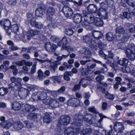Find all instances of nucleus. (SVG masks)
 Instances as JSON below:
<instances>
[{
  "label": "nucleus",
  "mask_w": 135,
  "mask_h": 135,
  "mask_svg": "<svg viewBox=\"0 0 135 135\" xmlns=\"http://www.w3.org/2000/svg\"><path fill=\"white\" fill-rule=\"evenodd\" d=\"M38 78L40 80H42L45 77V76L44 75L43 72L40 69L38 70Z\"/></svg>",
  "instance_id": "obj_39"
},
{
  "label": "nucleus",
  "mask_w": 135,
  "mask_h": 135,
  "mask_svg": "<svg viewBox=\"0 0 135 135\" xmlns=\"http://www.w3.org/2000/svg\"><path fill=\"white\" fill-rule=\"evenodd\" d=\"M59 105L58 102L55 100L52 99L50 103V106L52 108H56Z\"/></svg>",
  "instance_id": "obj_30"
},
{
  "label": "nucleus",
  "mask_w": 135,
  "mask_h": 135,
  "mask_svg": "<svg viewBox=\"0 0 135 135\" xmlns=\"http://www.w3.org/2000/svg\"><path fill=\"white\" fill-rule=\"evenodd\" d=\"M28 51L27 52L28 53H31L34 52L35 51H36L37 50V48L35 47L30 46L28 47Z\"/></svg>",
  "instance_id": "obj_47"
},
{
  "label": "nucleus",
  "mask_w": 135,
  "mask_h": 135,
  "mask_svg": "<svg viewBox=\"0 0 135 135\" xmlns=\"http://www.w3.org/2000/svg\"><path fill=\"white\" fill-rule=\"evenodd\" d=\"M115 32L118 34H123L125 32V30L123 28L118 27L116 29Z\"/></svg>",
  "instance_id": "obj_41"
},
{
  "label": "nucleus",
  "mask_w": 135,
  "mask_h": 135,
  "mask_svg": "<svg viewBox=\"0 0 135 135\" xmlns=\"http://www.w3.org/2000/svg\"><path fill=\"white\" fill-rule=\"evenodd\" d=\"M70 121V118L68 115H62L57 125L59 126L60 124L62 125H66L69 123Z\"/></svg>",
  "instance_id": "obj_6"
},
{
  "label": "nucleus",
  "mask_w": 135,
  "mask_h": 135,
  "mask_svg": "<svg viewBox=\"0 0 135 135\" xmlns=\"http://www.w3.org/2000/svg\"><path fill=\"white\" fill-rule=\"evenodd\" d=\"M81 53L85 55H90L91 52L90 51L87 50L84 48H82L80 50Z\"/></svg>",
  "instance_id": "obj_38"
},
{
  "label": "nucleus",
  "mask_w": 135,
  "mask_h": 135,
  "mask_svg": "<svg viewBox=\"0 0 135 135\" xmlns=\"http://www.w3.org/2000/svg\"><path fill=\"white\" fill-rule=\"evenodd\" d=\"M29 22L32 26L34 27H35L37 22L36 21V19L35 17L32 18Z\"/></svg>",
  "instance_id": "obj_52"
},
{
  "label": "nucleus",
  "mask_w": 135,
  "mask_h": 135,
  "mask_svg": "<svg viewBox=\"0 0 135 135\" xmlns=\"http://www.w3.org/2000/svg\"><path fill=\"white\" fill-rule=\"evenodd\" d=\"M99 56L102 57H103L105 59H107V58H106L107 56L105 55L103 52V51L100 50L99 52Z\"/></svg>",
  "instance_id": "obj_61"
},
{
  "label": "nucleus",
  "mask_w": 135,
  "mask_h": 135,
  "mask_svg": "<svg viewBox=\"0 0 135 135\" xmlns=\"http://www.w3.org/2000/svg\"><path fill=\"white\" fill-rule=\"evenodd\" d=\"M38 92L33 93L32 95V98L35 101H37L39 100Z\"/></svg>",
  "instance_id": "obj_44"
},
{
  "label": "nucleus",
  "mask_w": 135,
  "mask_h": 135,
  "mask_svg": "<svg viewBox=\"0 0 135 135\" xmlns=\"http://www.w3.org/2000/svg\"><path fill=\"white\" fill-rule=\"evenodd\" d=\"M94 21L95 25L97 26H102L103 25V21L98 17H96V18H95Z\"/></svg>",
  "instance_id": "obj_26"
},
{
  "label": "nucleus",
  "mask_w": 135,
  "mask_h": 135,
  "mask_svg": "<svg viewBox=\"0 0 135 135\" xmlns=\"http://www.w3.org/2000/svg\"><path fill=\"white\" fill-rule=\"evenodd\" d=\"M0 25L5 29L7 34H10L11 32H9L10 30V26L11 23L8 19H3L0 21Z\"/></svg>",
  "instance_id": "obj_5"
},
{
  "label": "nucleus",
  "mask_w": 135,
  "mask_h": 135,
  "mask_svg": "<svg viewBox=\"0 0 135 135\" xmlns=\"http://www.w3.org/2000/svg\"><path fill=\"white\" fill-rule=\"evenodd\" d=\"M129 32L131 33L135 32V26L133 24H130L128 25Z\"/></svg>",
  "instance_id": "obj_42"
},
{
  "label": "nucleus",
  "mask_w": 135,
  "mask_h": 135,
  "mask_svg": "<svg viewBox=\"0 0 135 135\" xmlns=\"http://www.w3.org/2000/svg\"><path fill=\"white\" fill-rule=\"evenodd\" d=\"M1 125L3 128H9L12 125V123L9 120H7L1 123Z\"/></svg>",
  "instance_id": "obj_21"
},
{
  "label": "nucleus",
  "mask_w": 135,
  "mask_h": 135,
  "mask_svg": "<svg viewBox=\"0 0 135 135\" xmlns=\"http://www.w3.org/2000/svg\"><path fill=\"white\" fill-rule=\"evenodd\" d=\"M104 76L101 75H99L98 76L95 78V80L97 81L99 83H101V81L104 79Z\"/></svg>",
  "instance_id": "obj_53"
},
{
  "label": "nucleus",
  "mask_w": 135,
  "mask_h": 135,
  "mask_svg": "<svg viewBox=\"0 0 135 135\" xmlns=\"http://www.w3.org/2000/svg\"><path fill=\"white\" fill-rule=\"evenodd\" d=\"M100 89H101V91L103 92V93L104 92V94H105V98L112 100H113V99L114 97L113 95L110 94L107 91L105 92V89L102 88Z\"/></svg>",
  "instance_id": "obj_27"
},
{
  "label": "nucleus",
  "mask_w": 135,
  "mask_h": 135,
  "mask_svg": "<svg viewBox=\"0 0 135 135\" xmlns=\"http://www.w3.org/2000/svg\"><path fill=\"white\" fill-rule=\"evenodd\" d=\"M52 100V99L50 97H47L46 99L44 98L43 100V103L46 105H50V103Z\"/></svg>",
  "instance_id": "obj_36"
},
{
  "label": "nucleus",
  "mask_w": 135,
  "mask_h": 135,
  "mask_svg": "<svg viewBox=\"0 0 135 135\" xmlns=\"http://www.w3.org/2000/svg\"><path fill=\"white\" fill-rule=\"evenodd\" d=\"M44 122L48 124L50 123L52 120V117L48 113H46L43 119Z\"/></svg>",
  "instance_id": "obj_22"
},
{
  "label": "nucleus",
  "mask_w": 135,
  "mask_h": 135,
  "mask_svg": "<svg viewBox=\"0 0 135 135\" xmlns=\"http://www.w3.org/2000/svg\"><path fill=\"white\" fill-rule=\"evenodd\" d=\"M93 131V129L90 128L84 129L81 131V135H89L92 133Z\"/></svg>",
  "instance_id": "obj_23"
},
{
  "label": "nucleus",
  "mask_w": 135,
  "mask_h": 135,
  "mask_svg": "<svg viewBox=\"0 0 135 135\" xmlns=\"http://www.w3.org/2000/svg\"><path fill=\"white\" fill-rule=\"evenodd\" d=\"M108 56L110 58L111 61L110 62V63H112V64H113V62L114 61V60H113L112 58L113 57V54L110 51H108Z\"/></svg>",
  "instance_id": "obj_63"
},
{
  "label": "nucleus",
  "mask_w": 135,
  "mask_h": 135,
  "mask_svg": "<svg viewBox=\"0 0 135 135\" xmlns=\"http://www.w3.org/2000/svg\"><path fill=\"white\" fill-rule=\"evenodd\" d=\"M83 14L84 17V20L85 22L88 23H91L94 22L95 18L93 16L92 14L89 13L86 10H84L83 11Z\"/></svg>",
  "instance_id": "obj_3"
},
{
  "label": "nucleus",
  "mask_w": 135,
  "mask_h": 135,
  "mask_svg": "<svg viewBox=\"0 0 135 135\" xmlns=\"http://www.w3.org/2000/svg\"><path fill=\"white\" fill-rule=\"evenodd\" d=\"M73 2L74 3L75 5L77 7H79L82 5V0H79L78 1H73Z\"/></svg>",
  "instance_id": "obj_55"
},
{
  "label": "nucleus",
  "mask_w": 135,
  "mask_h": 135,
  "mask_svg": "<svg viewBox=\"0 0 135 135\" xmlns=\"http://www.w3.org/2000/svg\"><path fill=\"white\" fill-rule=\"evenodd\" d=\"M57 68V65L56 63L52 64L50 66V71L52 73L55 72Z\"/></svg>",
  "instance_id": "obj_33"
},
{
  "label": "nucleus",
  "mask_w": 135,
  "mask_h": 135,
  "mask_svg": "<svg viewBox=\"0 0 135 135\" xmlns=\"http://www.w3.org/2000/svg\"><path fill=\"white\" fill-rule=\"evenodd\" d=\"M46 94V96H47V94H49L50 95L54 96V94L55 93L56 91L50 90H47L45 92Z\"/></svg>",
  "instance_id": "obj_60"
},
{
  "label": "nucleus",
  "mask_w": 135,
  "mask_h": 135,
  "mask_svg": "<svg viewBox=\"0 0 135 135\" xmlns=\"http://www.w3.org/2000/svg\"><path fill=\"white\" fill-rule=\"evenodd\" d=\"M21 84L19 82L17 83L11 82L9 85V88H13L15 89H19L20 87L21 86Z\"/></svg>",
  "instance_id": "obj_15"
},
{
  "label": "nucleus",
  "mask_w": 135,
  "mask_h": 135,
  "mask_svg": "<svg viewBox=\"0 0 135 135\" xmlns=\"http://www.w3.org/2000/svg\"><path fill=\"white\" fill-rule=\"evenodd\" d=\"M82 16L80 13H77L74 15L73 20L74 22L77 23H80L81 20Z\"/></svg>",
  "instance_id": "obj_16"
},
{
  "label": "nucleus",
  "mask_w": 135,
  "mask_h": 135,
  "mask_svg": "<svg viewBox=\"0 0 135 135\" xmlns=\"http://www.w3.org/2000/svg\"><path fill=\"white\" fill-rule=\"evenodd\" d=\"M57 46L53 44H51L50 42H46L45 45V48L46 50L49 52H54L57 48Z\"/></svg>",
  "instance_id": "obj_7"
},
{
  "label": "nucleus",
  "mask_w": 135,
  "mask_h": 135,
  "mask_svg": "<svg viewBox=\"0 0 135 135\" xmlns=\"http://www.w3.org/2000/svg\"><path fill=\"white\" fill-rule=\"evenodd\" d=\"M93 117V115L90 114H86L84 117L80 114H76L74 116V118L75 120V122H77L76 123H79V122H80L82 119H83L84 121L88 122L89 123V121Z\"/></svg>",
  "instance_id": "obj_2"
},
{
  "label": "nucleus",
  "mask_w": 135,
  "mask_h": 135,
  "mask_svg": "<svg viewBox=\"0 0 135 135\" xmlns=\"http://www.w3.org/2000/svg\"><path fill=\"white\" fill-rule=\"evenodd\" d=\"M99 116L100 117V119L98 121V122L97 124L98 127H100L101 126V125L100 124V123L102 122L103 119V115L102 114L100 113H99Z\"/></svg>",
  "instance_id": "obj_58"
},
{
  "label": "nucleus",
  "mask_w": 135,
  "mask_h": 135,
  "mask_svg": "<svg viewBox=\"0 0 135 135\" xmlns=\"http://www.w3.org/2000/svg\"><path fill=\"white\" fill-rule=\"evenodd\" d=\"M64 32L65 34H73L75 32V30H72L71 28L65 29Z\"/></svg>",
  "instance_id": "obj_50"
},
{
  "label": "nucleus",
  "mask_w": 135,
  "mask_h": 135,
  "mask_svg": "<svg viewBox=\"0 0 135 135\" xmlns=\"http://www.w3.org/2000/svg\"><path fill=\"white\" fill-rule=\"evenodd\" d=\"M37 115L36 114L31 113L29 114L27 116V118L28 119L35 120L37 118Z\"/></svg>",
  "instance_id": "obj_35"
},
{
  "label": "nucleus",
  "mask_w": 135,
  "mask_h": 135,
  "mask_svg": "<svg viewBox=\"0 0 135 135\" xmlns=\"http://www.w3.org/2000/svg\"><path fill=\"white\" fill-rule=\"evenodd\" d=\"M17 1V0H8V2L9 5L13 6L16 4Z\"/></svg>",
  "instance_id": "obj_62"
},
{
  "label": "nucleus",
  "mask_w": 135,
  "mask_h": 135,
  "mask_svg": "<svg viewBox=\"0 0 135 135\" xmlns=\"http://www.w3.org/2000/svg\"><path fill=\"white\" fill-rule=\"evenodd\" d=\"M45 12L44 9L40 7L36 10L35 14L36 16L37 17H41L45 14Z\"/></svg>",
  "instance_id": "obj_13"
},
{
  "label": "nucleus",
  "mask_w": 135,
  "mask_h": 135,
  "mask_svg": "<svg viewBox=\"0 0 135 135\" xmlns=\"http://www.w3.org/2000/svg\"><path fill=\"white\" fill-rule=\"evenodd\" d=\"M89 111L91 112H93L95 113H98V112L97 111L94 107H89L88 109Z\"/></svg>",
  "instance_id": "obj_59"
},
{
  "label": "nucleus",
  "mask_w": 135,
  "mask_h": 135,
  "mask_svg": "<svg viewBox=\"0 0 135 135\" xmlns=\"http://www.w3.org/2000/svg\"><path fill=\"white\" fill-rule=\"evenodd\" d=\"M38 94L39 100H43L45 98L46 96V94L44 91L42 92H38Z\"/></svg>",
  "instance_id": "obj_32"
},
{
  "label": "nucleus",
  "mask_w": 135,
  "mask_h": 135,
  "mask_svg": "<svg viewBox=\"0 0 135 135\" xmlns=\"http://www.w3.org/2000/svg\"><path fill=\"white\" fill-rule=\"evenodd\" d=\"M125 51L126 56L129 60L132 61L135 60V54L133 51L129 48H126Z\"/></svg>",
  "instance_id": "obj_8"
},
{
  "label": "nucleus",
  "mask_w": 135,
  "mask_h": 135,
  "mask_svg": "<svg viewBox=\"0 0 135 135\" xmlns=\"http://www.w3.org/2000/svg\"><path fill=\"white\" fill-rule=\"evenodd\" d=\"M125 1L129 5L132 7L135 6V0H125Z\"/></svg>",
  "instance_id": "obj_45"
},
{
  "label": "nucleus",
  "mask_w": 135,
  "mask_h": 135,
  "mask_svg": "<svg viewBox=\"0 0 135 135\" xmlns=\"http://www.w3.org/2000/svg\"><path fill=\"white\" fill-rule=\"evenodd\" d=\"M129 62L128 59L126 58H124L118 60L117 61V63L120 65L126 66L127 65Z\"/></svg>",
  "instance_id": "obj_17"
},
{
  "label": "nucleus",
  "mask_w": 135,
  "mask_h": 135,
  "mask_svg": "<svg viewBox=\"0 0 135 135\" xmlns=\"http://www.w3.org/2000/svg\"><path fill=\"white\" fill-rule=\"evenodd\" d=\"M8 92L7 89L4 88H0V95L4 96L7 94Z\"/></svg>",
  "instance_id": "obj_43"
},
{
  "label": "nucleus",
  "mask_w": 135,
  "mask_h": 135,
  "mask_svg": "<svg viewBox=\"0 0 135 135\" xmlns=\"http://www.w3.org/2000/svg\"><path fill=\"white\" fill-rule=\"evenodd\" d=\"M106 37L107 40L109 41L113 40L114 38L112 34H106Z\"/></svg>",
  "instance_id": "obj_57"
},
{
  "label": "nucleus",
  "mask_w": 135,
  "mask_h": 135,
  "mask_svg": "<svg viewBox=\"0 0 135 135\" xmlns=\"http://www.w3.org/2000/svg\"><path fill=\"white\" fill-rule=\"evenodd\" d=\"M62 76L60 75L58 76H53L51 78L53 80V82L55 83L60 84V80H61Z\"/></svg>",
  "instance_id": "obj_28"
},
{
  "label": "nucleus",
  "mask_w": 135,
  "mask_h": 135,
  "mask_svg": "<svg viewBox=\"0 0 135 135\" xmlns=\"http://www.w3.org/2000/svg\"><path fill=\"white\" fill-rule=\"evenodd\" d=\"M26 63L25 61L23 60L20 61H17L15 64L17 66H21L24 65Z\"/></svg>",
  "instance_id": "obj_51"
},
{
  "label": "nucleus",
  "mask_w": 135,
  "mask_h": 135,
  "mask_svg": "<svg viewBox=\"0 0 135 135\" xmlns=\"http://www.w3.org/2000/svg\"><path fill=\"white\" fill-rule=\"evenodd\" d=\"M35 27L39 29H41L43 27V24L41 22H37Z\"/></svg>",
  "instance_id": "obj_64"
},
{
  "label": "nucleus",
  "mask_w": 135,
  "mask_h": 135,
  "mask_svg": "<svg viewBox=\"0 0 135 135\" xmlns=\"http://www.w3.org/2000/svg\"><path fill=\"white\" fill-rule=\"evenodd\" d=\"M80 69V70L81 74L82 75L85 76L88 74V73L86 71V69H85L83 67H81Z\"/></svg>",
  "instance_id": "obj_49"
},
{
  "label": "nucleus",
  "mask_w": 135,
  "mask_h": 135,
  "mask_svg": "<svg viewBox=\"0 0 135 135\" xmlns=\"http://www.w3.org/2000/svg\"><path fill=\"white\" fill-rule=\"evenodd\" d=\"M62 11L64 15L67 17L71 18L73 15V12L72 9L67 6H65L62 8Z\"/></svg>",
  "instance_id": "obj_4"
},
{
  "label": "nucleus",
  "mask_w": 135,
  "mask_h": 135,
  "mask_svg": "<svg viewBox=\"0 0 135 135\" xmlns=\"http://www.w3.org/2000/svg\"><path fill=\"white\" fill-rule=\"evenodd\" d=\"M27 19L28 21H29L33 18H35L33 17V13H28L27 14Z\"/></svg>",
  "instance_id": "obj_56"
},
{
  "label": "nucleus",
  "mask_w": 135,
  "mask_h": 135,
  "mask_svg": "<svg viewBox=\"0 0 135 135\" xmlns=\"http://www.w3.org/2000/svg\"><path fill=\"white\" fill-rule=\"evenodd\" d=\"M21 107V104L18 102H15L12 104V108L14 110H18Z\"/></svg>",
  "instance_id": "obj_19"
},
{
  "label": "nucleus",
  "mask_w": 135,
  "mask_h": 135,
  "mask_svg": "<svg viewBox=\"0 0 135 135\" xmlns=\"http://www.w3.org/2000/svg\"><path fill=\"white\" fill-rule=\"evenodd\" d=\"M85 80L84 78H82L79 81V84H75L73 88V91L75 92L77 90H79L80 88V85L81 84H82L85 82Z\"/></svg>",
  "instance_id": "obj_20"
},
{
  "label": "nucleus",
  "mask_w": 135,
  "mask_h": 135,
  "mask_svg": "<svg viewBox=\"0 0 135 135\" xmlns=\"http://www.w3.org/2000/svg\"><path fill=\"white\" fill-rule=\"evenodd\" d=\"M56 10L52 7H49L47 10L46 12L48 15L50 16L54 15Z\"/></svg>",
  "instance_id": "obj_24"
},
{
  "label": "nucleus",
  "mask_w": 135,
  "mask_h": 135,
  "mask_svg": "<svg viewBox=\"0 0 135 135\" xmlns=\"http://www.w3.org/2000/svg\"><path fill=\"white\" fill-rule=\"evenodd\" d=\"M129 13L130 15H135V8L132 6L127 8Z\"/></svg>",
  "instance_id": "obj_40"
},
{
  "label": "nucleus",
  "mask_w": 135,
  "mask_h": 135,
  "mask_svg": "<svg viewBox=\"0 0 135 135\" xmlns=\"http://www.w3.org/2000/svg\"><path fill=\"white\" fill-rule=\"evenodd\" d=\"M10 68L12 69H13L12 72L14 75H16L18 73V70L16 68V66L15 65H12L10 66Z\"/></svg>",
  "instance_id": "obj_46"
},
{
  "label": "nucleus",
  "mask_w": 135,
  "mask_h": 135,
  "mask_svg": "<svg viewBox=\"0 0 135 135\" xmlns=\"http://www.w3.org/2000/svg\"><path fill=\"white\" fill-rule=\"evenodd\" d=\"M87 9L89 13H95L97 9L96 5L93 4H90L87 7Z\"/></svg>",
  "instance_id": "obj_11"
},
{
  "label": "nucleus",
  "mask_w": 135,
  "mask_h": 135,
  "mask_svg": "<svg viewBox=\"0 0 135 135\" xmlns=\"http://www.w3.org/2000/svg\"><path fill=\"white\" fill-rule=\"evenodd\" d=\"M18 94L22 96H26L28 94V91L26 88L20 87Z\"/></svg>",
  "instance_id": "obj_14"
},
{
  "label": "nucleus",
  "mask_w": 135,
  "mask_h": 135,
  "mask_svg": "<svg viewBox=\"0 0 135 135\" xmlns=\"http://www.w3.org/2000/svg\"><path fill=\"white\" fill-rule=\"evenodd\" d=\"M23 123L25 124V127L26 128H30L33 126V124L30 123L28 120L24 121Z\"/></svg>",
  "instance_id": "obj_37"
},
{
  "label": "nucleus",
  "mask_w": 135,
  "mask_h": 135,
  "mask_svg": "<svg viewBox=\"0 0 135 135\" xmlns=\"http://www.w3.org/2000/svg\"><path fill=\"white\" fill-rule=\"evenodd\" d=\"M113 128L115 131L120 133H122L124 129L123 125L121 123L118 122L115 123Z\"/></svg>",
  "instance_id": "obj_9"
},
{
  "label": "nucleus",
  "mask_w": 135,
  "mask_h": 135,
  "mask_svg": "<svg viewBox=\"0 0 135 135\" xmlns=\"http://www.w3.org/2000/svg\"><path fill=\"white\" fill-rule=\"evenodd\" d=\"M68 41L66 38L65 37H63L61 40L58 43V45L60 46H64L65 45L68 44Z\"/></svg>",
  "instance_id": "obj_29"
},
{
  "label": "nucleus",
  "mask_w": 135,
  "mask_h": 135,
  "mask_svg": "<svg viewBox=\"0 0 135 135\" xmlns=\"http://www.w3.org/2000/svg\"><path fill=\"white\" fill-rule=\"evenodd\" d=\"M122 71L124 73H131V69L128 66L123 68L122 69Z\"/></svg>",
  "instance_id": "obj_54"
},
{
  "label": "nucleus",
  "mask_w": 135,
  "mask_h": 135,
  "mask_svg": "<svg viewBox=\"0 0 135 135\" xmlns=\"http://www.w3.org/2000/svg\"><path fill=\"white\" fill-rule=\"evenodd\" d=\"M10 80L12 82L17 83V82H19L20 83V82L21 80V79L20 78H17L16 79L15 77L13 76L11 78Z\"/></svg>",
  "instance_id": "obj_48"
},
{
  "label": "nucleus",
  "mask_w": 135,
  "mask_h": 135,
  "mask_svg": "<svg viewBox=\"0 0 135 135\" xmlns=\"http://www.w3.org/2000/svg\"><path fill=\"white\" fill-rule=\"evenodd\" d=\"M64 50H66L69 53L73 52L74 50L73 48L71 46L69 45L63 46L61 48V51Z\"/></svg>",
  "instance_id": "obj_31"
},
{
  "label": "nucleus",
  "mask_w": 135,
  "mask_h": 135,
  "mask_svg": "<svg viewBox=\"0 0 135 135\" xmlns=\"http://www.w3.org/2000/svg\"><path fill=\"white\" fill-rule=\"evenodd\" d=\"M68 104L69 106L76 107L79 105V101L78 99L72 98L68 100Z\"/></svg>",
  "instance_id": "obj_10"
},
{
  "label": "nucleus",
  "mask_w": 135,
  "mask_h": 135,
  "mask_svg": "<svg viewBox=\"0 0 135 135\" xmlns=\"http://www.w3.org/2000/svg\"><path fill=\"white\" fill-rule=\"evenodd\" d=\"M73 124V128H68L66 129L65 131V135H76L80 132V124L75 122Z\"/></svg>",
  "instance_id": "obj_1"
},
{
  "label": "nucleus",
  "mask_w": 135,
  "mask_h": 135,
  "mask_svg": "<svg viewBox=\"0 0 135 135\" xmlns=\"http://www.w3.org/2000/svg\"><path fill=\"white\" fill-rule=\"evenodd\" d=\"M26 112H32L35 110V108L33 105L26 104L24 106Z\"/></svg>",
  "instance_id": "obj_18"
},
{
  "label": "nucleus",
  "mask_w": 135,
  "mask_h": 135,
  "mask_svg": "<svg viewBox=\"0 0 135 135\" xmlns=\"http://www.w3.org/2000/svg\"><path fill=\"white\" fill-rule=\"evenodd\" d=\"M19 27L16 24H14L12 25L11 28H10V30L9 32L11 31L13 32L14 33H16L18 32Z\"/></svg>",
  "instance_id": "obj_25"
},
{
  "label": "nucleus",
  "mask_w": 135,
  "mask_h": 135,
  "mask_svg": "<svg viewBox=\"0 0 135 135\" xmlns=\"http://www.w3.org/2000/svg\"><path fill=\"white\" fill-rule=\"evenodd\" d=\"M13 127L14 129L17 130L22 129L24 127V125L21 122H18L14 123Z\"/></svg>",
  "instance_id": "obj_12"
},
{
  "label": "nucleus",
  "mask_w": 135,
  "mask_h": 135,
  "mask_svg": "<svg viewBox=\"0 0 135 135\" xmlns=\"http://www.w3.org/2000/svg\"><path fill=\"white\" fill-rule=\"evenodd\" d=\"M120 17L122 19L124 18L128 19L131 17L130 14L127 12H124L123 13V15H120Z\"/></svg>",
  "instance_id": "obj_34"
}]
</instances>
